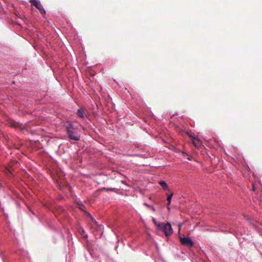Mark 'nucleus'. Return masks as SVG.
Instances as JSON below:
<instances>
[{"label": "nucleus", "instance_id": "1", "mask_svg": "<svg viewBox=\"0 0 262 262\" xmlns=\"http://www.w3.org/2000/svg\"><path fill=\"white\" fill-rule=\"evenodd\" d=\"M64 127L68 137L71 140L75 141H78L80 140V134L79 133L74 124L71 122H68L65 124Z\"/></svg>", "mask_w": 262, "mask_h": 262}, {"label": "nucleus", "instance_id": "2", "mask_svg": "<svg viewBox=\"0 0 262 262\" xmlns=\"http://www.w3.org/2000/svg\"><path fill=\"white\" fill-rule=\"evenodd\" d=\"M180 240L181 244L185 246L192 247L194 245V243L190 237H180Z\"/></svg>", "mask_w": 262, "mask_h": 262}, {"label": "nucleus", "instance_id": "3", "mask_svg": "<svg viewBox=\"0 0 262 262\" xmlns=\"http://www.w3.org/2000/svg\"><path fill=\"white\" fill-rule=\"evenodd\" d=\"M30 2L39 10L40 14H45L46 13V12L45 9L43 8L42 4L39 1L30 0Z\"/></svg>", "mask_w": 262, "mask_h": 262}, {"label": "nucleus", "instance_id": "4", "mask_svg": "<svg viewBox=\"0 0 262 262\" xmlns=\"http://www.w3.org/2000/svg\"><path fill=\"white\" fill-rule=\"evenodd\" d=\"M162 230L164 232L166 236L171 235L173 233V228L171 226V225L169 223H166Z\"/></svg>", "mask_w": 262, "mask_h": 262}, {"label": "nucleus", "instance_id": "5", "mask_svg": "<svg viewBox=\"0 0 262 262\" xmlns=\"http://www.w3.org/2000/svg\"><path fill=\"white\" fill-rule=\"evenodd\" d=\"M76 114L80 117L83 118L84 117V114L82 108L78 109L76 112Z\"/></svg>", "mask_w": 262, "mask_h": 262}, {"label": "nucleus", "instance_id": "6", "mask_svg": "<svg viewBox=\"0 0 262 262\" xmlns=\"http://www.w3.org/2000/svg\"><path fill=\"white\" fill-rule=\"evenodd\" d=\"M159 184L163 188L164 190H166L168 189V185L165 181H159Z\"/></svg>", "mask_w": 262, "mask_h": 262}, {"label": "nucleus", "instance_id": "7", "mask_svg": "<svg viewBox=\"0 0 262 262\" xmlns=\"http://www.w3.org/2000/svg\"><path fill=\"white\" fill-rule=\"evenodd\" d=\"M166 223H158L156 226H157L159 229H162L164 228V226L166 225Z\"/></svg>", "mask_w": 262, "mask_h": 262}, {"label": "nucleus", "instance_id": "8", "mask_svg": "<svg viewBox=\"0 0 262 262\" xmlns=\"http://www.w3.org/2000/svg\"><path fill=\"white\" fill-rule=\"evenodd\" d=\"M18 254H22L23 256H26L28 255V253L24 250H20L17 252Z\"/></svg>", "mask_w": 262, "mask_h": 262}, {"label": "nucleus", "instance_id": "9", "mask_svg": "<svg viewBox=\"0 0 262 262\" xmlns=\"http://www.w3.org/2000/svg\"><path fill=\"white\" fill-rule=\"evenodd\" d=\"M143 205L145 206H146L147 207H148L149 209L152 210L153 211H156V208L154 207V206H152L151 205H149V204H148L147 203H144L143 204Z\"/></svg>", "mask_w": 262, "mask_h": 262}, {"label": "nucleus", "instance_id": "10", "mask_svg": "<svg viewBox=\"0 0 262 262\" xmlns=\"http://www.w3.org/2000/svg\"><path fill=\"white\" fill-rule=\"evenodd\" d=\"M173 195V193H171L167 196V200L168 203V205H169L171 203V198H172Z\"/></svg>", "mask_w": 262, "mask_h": 262}, {"label": "nucleus", "instance_id": "11", "mask_svg": "<svg viewBox=\"0 0 262 262\" xmlns=\"http://www.w3.org/2000/svg\"><path fill=\"white\" fill-rule=\"evenodd\" d=\"M6 173L9 177H13V174L10 169H7Z\"/></svg>", "mask_w": 262, "mask_h": 262}, {"label": "nucleus", "instance_id": "12", "mask_svg": "<svg viewBox=\"0 0 262 262\" xmlns=\"http://www.w3.org/2000/svg\"><path fill=\"white\" fill-rule=\"evenodd\" d=\"M137 156L140 157V158H145V155L144 154H138L137 155Z\"/></svg>", "mask_w": 262, "mask_h": 262}, {"label": "nucleus", "instance_id": "13", "mask_svg": "<svg viewBox=\"0 0 262 262\" xmlns=\"http://www.w3.org/2000/svg\"><path fill=\"white\" fill-rule=\"evenodd\" d=\"M152 221L155 225H157L158 223V222L156 221V219L154 217H152Z\"/></svg>", "mask_w": 262, "mask_h": 262}, {"label": "nucleus", "instance_id": "14", "mask_svg": "<svg viewBox=\"0 0 262 262\" xmlns=\"http://www.w3.org/2000/svg\"><path fill=\"white\" fill-rule=\"evenodd\" d=\"M80 209L81 210H83V208H85V207L84 205H83L82 204H81V206L79 207Z\"/></svg>", "mask_w": 262, "mask_h": 262}, {"label": "nucleus", "instance_id": "15", "mask_svg": "<svg viewBox=\"0 0 262 262\" xmlns=\"http://www.w3.org/2000/svg\"><path fill=\"white\" fill-rule=\"evenodd\" d=\"M88 215H89V216H90V217H91V219L92 220H94V221H95V222H96V220L93 218V217L92 216V215L91 214L88 213Z\"/></svg>", "mask_w": 262, "mask_h": 262}, {"label": "nucleus", "instance_id": "16", "mask_svg": "<svg viewBox=\"0 0 262 262\" xmlns=\"http://www.w3.org/2000/svg\"><path fill=\"white\" fill-rule=\"evenodd\" d=\"M118 247V245H116V246H115V250H117V249Z\"/></svg>", "mask_w": 262, "mask_h": 262}, {"label": "nucleus", "instance_id": "17", "mask_svg": "<svg viewBox=\"0 0 262 262\" xmlns=\"http://www.w3.org/2000/svg\"><path fill=\"white\" fill-rule=\"evenodd\" d=\"M167 209H168V210H170V207H169V205H168V206H167Z\"/></svg>", "mask_w": 262, "mask_h": 262}, {"label": "nucleus", "instance_id": "18", "mask_svg": "<svg viewBox=\"0 0 262 262\" xmlns=\"http://www.w3.org/2000/svg\"><path fill=\"white\" fill-rule=\"evenodd\" d=\"M82 231L83 232H84V230L83 228L82 229Z\"/></svg>", "mask_w": 262, "mask_h": 262}, {"label": "nucleus", "instance_id": "19", "mask_svg": "<svg viewBox=\"0 0 262 262\" xmlns=\"http://www.w3.org/2000/svg\"><path fill=\"white\" fill-rule=\"evenodd\" d=\"M104 189H105L106 190H108V188H104Z\"/></svg>", "mask_w": 262, "mask_h": 262}, {"label": "nucleus", "instance_id": "20", "mask_svg": "<svg viewBox=\"0 0 262 262\" xmlns=\"http://www.w3.org/2000/svg\"><path fill=\"white\" fill-rule=\"evenodd\" d=\"M254 189H255V188H254V187L253 186V191H254Z\"/></svg>", "mask_w": 262, "mask_h": 262}, {"label": "nucleus", "instance_id": "21", "mask_svg": "<svg viewBox=\"0 0 262 262\" xmlns=\"http://www.w3.org/2000/svg\"><path fill=\"white\" fill-rule=\"evenodd\" d=\"M33 214H34V212H33L32 210H30Z\"/></svg>", "mask_w": 262, "mask_h": 262}, {"label": "nucleus", "instance_id": "22", "mask_svg": "<svg viewBox=\"0 0 262 262\" xmlns=\"http://www.w3.org/2000/svg\"><path fill=\"white\" fill-rule=\"evenodd\" d=\"M85 236H86V238L88 237V235L87 234L85 235Z\"/></svg>", "mask_w": 262, "mask_h": 262}, {"label": "nucleus", "instance_id": "23", "mask_svg": "<svg viewBox=\"0 0 262 262\" xmlns=\"http://www.w3.org/2000/svg\"><path fill=\"white\" fill-rule=\"evenodd\" d=\"M260 254H261V256H262V253H261Z\"/></svg>", "mask_w": 262, "mask_h": 262}]
</instances>
